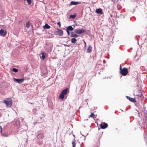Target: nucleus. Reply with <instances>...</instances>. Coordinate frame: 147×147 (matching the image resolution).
Here are the masks:
<instances>
[{"label": "nucleus", "mask_w": 147, "mask_h": 147, "mask_svg": "<svg viewBox=\"0 0 147 147\" xmlns=\"http://www.w3.org/2000/svg\"><path fill=\"white\" fill-rule=\"evenodd\" d=\"M64 96L61 93V94H60L59 97L60 99H63L64 98Z\"/></svg>", "instance_id": "5701e85b"}, {"label": "nucleus", "mask_w": 147, "mask_h": 147, "mask_svg": "<svg viewBox=\"0 0 147 147\" xmlns=\"http://www.w3.org/2000/svg\"><path fill=\"white\" fill-rule=\"evenodd\" d=\"M86 44L84 45V49H86Z\"/></svg>", "instance_id": "c756f323"}, {"label": "nucleus", "mask_w": 147, "mask_h": 147, "mask_svg": "<svg viewBox=\"0 0 147 147\" xmlns=\"http://www.w3.org/2000/svg\"><path fill=\"white\" fill-rule=\"evenodd\" d=\"M67 30H68V31H71L73 30H74V28L72 27V26H68L67 28L66 29Z\"/></svg>", "instance_id": "2eb2a0df"}, {"label": "nucleus", "mask_w": 147, "mask_h": 147, "mask_svg": "<svg viewBox=\"0 0 147 147\" xmlns=\"http://www.w3.org/2000/svg\"><path fill=\"white\" fill-rule=\"evenodd\" d=\"M7 34V32L5 30L4 31L3 29H1L0 30V35L4 36H5Z\"/></svg>", "instance_id": "0eeeda50"}, {"label": "nucleus", "mask_w": 147, "mask_h": 147, "mask_svg": "<svg viewBox=\"0 0 147 147\" xmlns=\"http://www.w3.org/2000/svg\"><path fill=\"white\" fill-rule=\"evenodd\" d=\"M26 26L28 28H29L30 27V23L29 22H26Z\"/></svg>", "instance_id": "4be33fe9"}, {"label": "nucleus", "mask_w": 147, "mask_h": 147, "mask_svg": "<svg viewBox=\"0 0 147 147\" xmlns=\"http://www.w3.org/2000/svg\"><path fill=\"white\" fill-rule=\"evenodd\" d=\"M120 73L123 76H126L128 73V70L127 68L125 67H124L120 71Z\"/></svg>", "instance_id": "f03ea898"}, {"label": "nucleus", "mask_w": 147, "mask_h": 147, "mask_svg": "<svg viewBox=\"0 0 147 147\" xmlns=\"http://www.w3.org/2000/svg\"><path fill=\"white\" fill-rule=\"evenodd\" d=\"M71 37L77 38L78 37V36L76 34H74L73 32H71Z\"/></svg>", "instance_id": "ddd939ff"}, {"label": "nucleus", "mask_w": 147, "mask_h": 147, "mask_svg": "<svg viewBox=\"0 0 147 147\" xmlns=\"http://www.w3.org/2000/svg\"><path fill=\"white\" fill-rule=\"evenodd\" d=\"M91 117L93 118L94 119L96 118L95 115L93 113H92L91 115L89 116V117Z\"/></svg>", "instance_id": "dca6fc26"}, {"label": "nucleus", "mask_w": 147, "mask_h": 147, "mask_svg": "<svg viewBox=\"0 0 147 147\" xmlns=\"http://www.w3.org/2000/svg\"><path fill=\"white\" fill-rule=\"evenodd\" d=\"M41 54L42 55V59L44 60L45 59V56H46V54L45 53H42Z\"/></svg>", "instance_id": "aec40b11"}, {"label": "nucleus", "mask_w": 147, "mask_h": 147, "mask_svg": "<svg viewBox=\"0 0 147 147\" xmlns=\"http://www.w3.org/2000/svg\"><path fill=\"white\" fill-rule=\"evenodd\" d=\"M92 47L90 45H89L86 49V52L87 53H91L92 51Z\"/></svg>", "instance_id": "9b49d317"}, {"label": "nucleus", "mask_w": 147, "mask_h": 147, "mask_svg": "<svg viewBox=\"0 0 147 147\" xmlns=\"http://www.w3.org/2000/svg\"><path fill=\"white\" fill-rule=\"evenodd\" d=\"M13 79L15 82H18L19 84L23 82L24 81V78L16 79L15 78H14Z\"/></svg>", "instance_id": "423d86ee"}, {"label": "nucleus", "mask_w": 147, "mask_h": 147, "mask_svg": "<svg viewBox=\"0 0 147 147\" xmlns=\"http://www.w3.org/2000/svg\"><path fill=\"white\" fill-rule=\"evenodd\" d=\"M101 128L105 129L108 127V125L107 123H102L100 125Z\"/></svg>", "instance_id": "39448f33"}, {"label": "nucleus", "mask_w": 147, "mask_h": 147, "mask_svg": "<svg viewBox=\"0 0 147 147\" xmlns=\"http://www.w3.org/2000/svg\"><path fill=\"white\" fill-rule=\"evenodd\" d=\"M95 142L96 143V145L95 144H94V146L95 147H98L99 145V141H97L96 142Z\"/></svg>", "instance_id": "412c9836"}, {"label": "nucleus", "mask_w": 147, "mask_h": 147, "mask_svg": "<svg viewBox=\"0 0 147 147\" xmlns=\"http://www.w3.org/2000/svg\"><path fill=\"white\" fill-rule=\"evenodd\" d=\"M76 144V143L75 140L73 141L72 142V144L73 147H75Z\"/></svg>", "instance_id": "6ab92c4d"}, {"label": "nucleus", "mask_w": 147, "mask_h": 147, "mask_svg": "<svg viewBox=\"0 0 147 147\" xmlns=\"http://www.w3.org/2000/svg\"><path fill=\"white\" fill-rule=\"evenodd\" d=\"M81 3L80 2L72 1L71 2L70 5H76Z\"/></svg>", "instance_id": "f8f14e48"}, {"label": "nucleus", "mask_w": 147, "mask_h": 147, "mask_svg": "<svg viewBox=\"0 0 147 147\" xmlns=\"http://www.w3.org/2000/svg\"><path fill=\"white\" fill-rule=\"evenodd\" d=\"M126 97L127 99L129 100L130 101L132 102H136V100L134 98H131V97L127 96Z\"/></svg>", "instance_id": "1a4fd4ad"}, {"label": "nucleus", "mask_w": 147, "mask_h": 147, "mask_svg": "<svg viewBox=\"0 0 147 147\" xmlns=\"http://www.w3.org/2000/svg\"><path fill=\"white\" fill-rule=\"evenodd\" d=\"M43 27L46 29H49L50 28V26L47 24H46Z\"/></svg>", "instance_id": "f3484780"}, {"label": "nucleus", "mask_w": 147, "mask_h": 147, "mask_svg": "<svg viewBox=\"0 0 147 147\" xmlns=\"http://www.w3.org/2000/svg\"><path fill=\"white\" fill-rule=\"evenodd\" d=\"M66 30L67 34L68 36H69L70 35V32L69 31H68V30Z\"/></svg>", "instance_id": "cd10ccee"}, {"label": "nucleus", "mask_w": 147, "mask_h": 147, "mask_svg": "<svg viewBox=\"0 0 147 147\" xmlns=\"http://www.w3.org/2000/svg\"><path fill=\"white\" fill-rule=\"evenodd\" d=\"M22 22L21 21H19V22Z\"/></svg>", "instance_id": "2f4dec72"}, {"label": "nucleus", "mask_w": 147, "mask_h": 147, "mask_svg": "<svg viewBox=\"0 0 147 147\" xmlns=\"http://www.w3.org/2000/svg\"><path fill=\"white\" fill-rule=\"evenodd\" d=\"M77 40L76 38H72L71 40V42L72 43H75L76 42Z\"/></svg>", "instance_id": "a211bd4d"}, {"label": "nucleus", "mask_w": 147, "mask_h": 147, "mask_svg": "<svg viewBox=\"0 0 147 147\" xmlns=\"http://www.w3.org/2000/svg\"><path fill=\"white\" fill-rule=\"evenodd\" d=\"M4 102L6 104L7 107H10L12 104L11 99L10 98H7L6 100H4Z\"/></svg>", "instance_id": "f257e3e1"}, {"label": "nucleus", "mask_w": 147, "mask_h": 147, "mask_svg": "<svg viewBox=\"0 0 147 147\" xmlns=\"http://www.w3.org/2000/svg\"><path fill=\"white\" fill-rule=\"evenodd\" d=\"M84 43L85 45L86 44V42H85V41L84 40Z\"/></svg>", "instance_id": "7c9ffc66"}, {"label": "nucleus", "mask_w": 147, "mask_h": 147, "mask_svg": "<svg viewBox=\"0 0 147 147\" xmlns=\"http://www.w3.org/2000/svg\"><path fill=\"white\" fill-rule=\"evenodd\" d=\"M86 32V30L84 29H82V30H75V33L77 34H80Z\"/></svg>", "instance_id": "20e7f679"}, {"label": "nucleus", "mask_w": 147, "mask_h": 147, "mask_svg": "<svg viewBox=\"0 0 147 147\" xmlns=\"http://www.w3.org/2000/svg\"><path fill=\"white\" fill-rule=\"evenodd\" d=\"M144 18H147V14L146 13H144L143 15Z\"/></svg>", "instance_id": "a878e982"}, {"label": "nucleus", "mask_w": 147, "mask_h": 147, "mask_svg": "<svg viewBox=\"0 0 147 147\" xmlns=\"http://www.w3.org/2000/svg\"><path fill=\"white\" fill-rule=\"evenodd\" d=\"M76 17V16L75 15H71L70 16V18L74 19Z\"/></svg>", "instance_id": "b1692460"}, {"label": "nucleus", "mask_w": 147, "mask_h": 147, "mask_svg": "<svg viewBox=\"0 0 147 147\" xmlns=\"http://www.w3.org/2000/svg\"><path fill=\"white\" fill-rule=\"evenodd\" d=\"M135 94L137 96H138V97H139L140 98H139V99H142L143 98V96L142 94V91L140 90H137Z\"/></svg>", "instance_id": "7ed1b4c3"}, {"label": "nucleus", "mask_w": 147, "mask_h": 147, "mask_svg": "<svg viewBox=\"0 0 147 147\" xmlns=\"http://www.w3.org/2000/svg\"><path fill=\"white\" fill-rule=\"evenodd\" d=\"M12 70L15 73H17L18 71V69L15 68H13L12 69Z\"/></svg>", "instance_id": "393cba45"}, {"label": "nucleus", "mask_w": 147, "mask_h": 147, "mask_svg": "<svg viewBox=\"0 0 147 147\" xmlns=\"http://www.w3.org/2000/svg\"><path fill=\"white\" fill-rule=\"evenodd\" d=\"M1 127V129H2V127Z\"/></svg>", "instance_id": "473e14b6"}, {"label": "nucleus", "mask_w": 147, "mask_h": 147, "mask_svg": "<svg viewBox=\"0 0 147 147\" xmlns=\"http://www.w3.org/2000/svg\"><path fill=\"white\" fill-rule=\"evenodd\" d=\"M122 69H123V68H122V66H121V65H120V71H121V70Z\"/></svg>", "instance_id": "c85d7f7f"}, {"label": "nucleus", "mask_w": 147, "mask_h": 147, "mask_svg": "<svg viewBox=\"0 0 147 147\" xmlns=\"http://www.w3.org/2000/svg\"><path fill=\"white\" fill-rule=\"evenodd\" d=\"M56 33L59 36H62L63 34V31L59 29H57V31H56Z\"/></svg>", "instance_id": "6e6552de"}, {"label": "nucleus", "mask_w": 147, "mask_h": 147, "mask_svg": "<svg viewBox=\"0 0 147 147\" xmlns=\"http://www.w3.org/2000/svg\"><path fill=\"white\" fill-rule=\"evenodd\" d=\"M57 24L59 25V28H60L61 26V24L60 22H57Z\"/></svg>", "instance_id": "bb28decb"}, {"label": "nucleus", "mask_w": 147, "mask_h": 147, "mask_svg": "<svg viewBox=\"0 0 147 147\" xmlns=\"http://www.w3.org/2000/svg\"><path fill=\"white\" fill-rule=\"evenodd\" d=\"M67 92V88L63 90L61 92V93L63 94L64 96L65 94H66Z\"/></svg>", "instance_id": "4468645a"}, {"label": "nucleus", "mask_w": 147, "mask_h": 147, "mask_svg": "<svg viewBox=\"0 0 147 147\" xmlns=\"http://www.w3.org/2000/svg\"><path fill=\"white\" fill-rule=\"evenodd\" d=\"M96 12L97 13L100 14H103L102 10L101 8L96 9Z\"/></svg>", "instance_id": "9d476101"}]
</instances>
